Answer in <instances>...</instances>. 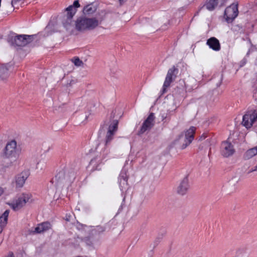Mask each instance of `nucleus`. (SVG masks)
<instances>
[{"instance_id": "obj_1", "label": "nucleus", "mask_w": 257, "mask_h": 257, "mask_svg": "<svg viewBox=\"0 0 257 257\" xmlns=\"http://www.w3.org/2000/svg\"><path fill=\"white\" fill-rule=\"evenodd\" d=\"M80 7L78 0L75 1L72 5L69 6L65 9V13L62 19V23L66 30L70 32H72L75 28V23L72 19L77 12V8Z\"/></svg>"}, {"instance_id": "obj_2", "label": "nucleus", "mask_w": 257, "mask_h": 257, "mask_svg": "<svg viewBox=\"0 0 257 257\" xmlns=\"http://www.w3.org/2000/svg\"><path fill=\"white\" fill-rule=\"evenodd\" d=\"M100 24L96 18H89L86 16H81L77 18L75 22V28L80 32L90 31L96 28Z\"/></svg>"}, {"instance_id": "obj_3", "label": "nucleus", "mask_w": 257, "mask_h": 257, "mask_svg": "<svg viewBox=\"0 0 257 257\" xmlns=\"http://www.w3.org/2000/svg\"><path fill=\"white\" fill-rule=\"evenodd\" d=\"M75 178V172L74 170L66 168L61 171L55 176V179L58 182L71 183Z\"/></svg>"}, {"instance_id": "obj_4", "label": "nucleus", "mask_w": 257, "mask_h": 257, "mask_svg": "<svg viewBox=\"0 0 257 257\" xmlns=\"http://www.w3.org/2000/svg\"><path fill=\"white\" fill-rule=\"evenodd\" d=\"M257 121V109H251L244 114L242 117L241 124L246 128H250Z\"/></svg>"}, {"instance_id": "obj_5", "label": "nucleus", "mask_w": 257, "mask_h": 257, "mask_svg": "<svg viewBox=\"0 0 257 257\" xmlns=\"http://www.w3.org/2000/svg\"><path fill=\"white\" fill-rule=\"evenodd\" d=\"M35 35H19L12 37L11 43L13 45L23 47L33 41Z\"/></svg>"}, {"instance_id": "obj_6", "label": "nucleus", "mask_w": 257, "mask_h": 257, "mask_svg": "<svg viewBox=\"0 0 257 257\" xmlns=\"http://www.w3.org/2000/svg\"><path fill=\"white\" fill-rule=\"evenodd\" d=\"M195 130L196 128L195 127L191 126L185 132L184 136L183 134L180 136L179 140L184 141L181 146L182 149L186 148L192 142L194 139Z\"/></svg>"}, {"instance_id": "obj_7", "label": "nucleus", "mask_w": 257, "mask_h": 257, "mask_svg": "<svg viewBox=\"0 0 257 257\" xmlns=\"http://www.w3.org/2000/svg\"><path fill=\"white\" fill-rule=\"evenodd\" d=\"M237 5L234 4H231L227 7L224 12V17L228 22L232 21L238 15Z\"/></svg>"}, {"instance_id": "obj_8", "label": "nucleus", "mask_w": 257, "mask_h": 257, "mask_svg": "<svg viewBox=\"0 0 257 257\" xmlns=\"http://www.w3.org/2000/svg\"><path fill=\"white\" fill-rule=\"evenodd\" d=\"M5 155L7 158H16L17 153V142L15 140L8 142L5 148Z\"/></svg>"}, {"instance_id": "obj_9", "label": "nucleus", "mask_w": 257, "mask_h": 257, "mask_svg": "<svg viewBox=\"0 0 257 257\" xmlns=\"http://www.w3.org/2000/svg\"><path fill=\"white\" fill-rule=\"evenodd\" d=\"M31 195L29 194H22L15 202L12 204L11 206L12 208L16 211L18 210L24 206L25 204L29 201L31 197Z\"/></svg>"}, {"instance_id": "obj_10", "label": "nucleus", "mask_w": 257, "mask_h": 257, "mask_svg": "<svg viewBox=\"0 0 257 257\" xmlns=\"http://www.w3.org/2000/svg\"><path fill=\"white\" fill-rule=\"evenodd\" d=\"M155 116L153 113H151L143 122L139 132V134H143L146 131L150 130L155 123Z\"/></svg>"}, {"instance_id": "obj_11", "label": "nucleus", "mask_w": 257, "mask_h": 257, "mask_svg": "<svg viewBox=\"0 0 257 257\" xmlns=\"http://www.w3.org/2000/svg\"><path fill=\"white\" fill-rule=\"evenodd\" d=\"M110 130H108L106 136L105 147L101 153L104 158H105L110 153L109 145L114 135V133L113 132H111Z\"/></svg>"}, {"instance_id": "obj_12", "label": "nucleus", "mask_w": 257, "mask_h": 257, "mask_svg": "<svg viewBox=\"0 0 257 257\" xmlns=\"http://www.w3.org/2000/svg\"><path fill=\"white\" fill-rule=\"evenodd\" d=\"M234 153V149L230 143L223 142L221 145V154L224 157H228Z\"/></svg>"}, {"instance_id": "obj_13", "label": "nucleus", "mask_w": 257, "mask_h": 257, "mask_svg": "<svg viewBox=\"0 0 257 257\" xmlns=\"http://www.w3.org/2000/svg\"><path fill=\"white\" fill-rule=\"evenodd\" d=\"M177 70V69L175 66L169 69L163 84V92H165L166 89L170 86L171 83L173 81V76L175 72Z\"/></svg>"}, {"instance_id": "obj_14", "label": "nucleus", "mask_w": 257, "mask_h": 257, "mask_svg": "<svg viewBox=\"0 0 257 257\" xmlns=\"http://www.w3.org/2000/svg\"><path fill=\"white\" fill-rule=\"evenodd\" d=\"M189 188V180L187 177L183 178L177 188V193L180 195H184Z\"/></svg>"}, {"instance_id": "obj_15", "label": "nucleus", "mask_w": 257, "mask_h": 257, "mask_svg": "<svg viewBox=\"0 0 257 257\" xmlns=\"http://www.w3.org/2000/svg\"><path fill=\"white\" fill-rule=\"evenodd\" d=\"M207 44L214 51H219L220 49L219 42L215 37L209 38L207 41Z\"/></svg>"}, {"instance_id": "obj_16", "label": "nucleus", "mask_w": 257, "mask_h": 257, "mask_svg": "<svg viewBox=\"0 0 257 257\" xmlns=\"http://www.w3.org/2000/svg\"><path fill=\"white\" fill-rule=\"evenodd\" d=\"M127 179L128 177L125 172L121 171L119 177V186L121 190L123 191L127 188L128 185Z\"/></svg>"}, {"instance_id": "obj_17", "label": "nucleus", "mask_w": 257, "mask_h": 257, "mask_svg": "<svg viewBox=\"0 0 257 257\" xmlns=\"http://www.w3.org/2000/svg\"><path fill=\"white\" fill-rule=\"evenodd\" d=\"M28 177V174L26 172H23L19 174L16 178V185L17 187H22L25 183Z\"/></svg>"}, {"instance_id": "obj_18", "label": "nucleus", "mask_w": 257, "mask_h": 257, "mask_svg": "<svg viewBox=\"0 0 257 257\" xmlns=\"http://www.w3.org/2000/svg\"><path fill=\"white\" fill-rule=\"evenodd\" d=\"M9 212L10 211L9 210H6L2 216H0V233L7 224Z\"/></svg>"}, {"instance_id": "obj_19", "label": "nucleus", "mask_w": 257, "mask_h": 257, "mask_svg": "<svg viewBox=\"0 0 257 257\" xmlns=\"http://www.w3.org/2000/svg\"><path fill=\"white\" fill-rule=\"evenodd\" d=\"M96 7L92 4L85 6L83 9V13L85 16L91 15L95 13L96 11Z\"/></svg>"}, {"instance_id": "obj_20", "label": "nucleus", "mask_w": 257, "mask_h": 257, "mask_svg": "<svg viewBox=\"0 0 257 257\" xmlns=\"http://www.w3.org/2000/svg\"><path fill=\"white\" fill-rule=\"evenodd\" d=\"M257 155V146L248 150L244 154V157L245 159H249Z\"/></svg>"}, {"instance_id": "obj_21", "label": "nucleus", "mask_w": 257, "mask_h": 257, "mask_svg": "<svg viewBox=\"0 0 257 257\" xmlns=\"http://www.w3.org/2000/svg\"><path fill=\"white\" fill-rule=\"evenodd\" d=\"M9 69L6 66H2L0 67V78L2 80L7 79L9 76Z\"/></svg>"}, {"instance_id": "obj_22", "label": "nucleus", "mask_w": 257, "mask_h": 257, "mask_svg": "<svg viewBox=\"0 0 257 257\" xmlns=\"http://www.w3.org/2000/svg\"><path fill=\"white\" fill-rule=\"evenodd\" d=\"M217 5L218 0H209L205 6L207 10L213 11Z\"/></svg>"}, {"instance_id": "obj_23", "label": "nucleus", "mask_w": 257, "mask_h": 257, "mask_svg": "<svg viewBox=\"0 0 257 257\" xmlns=\"http://www.w3.org/2000/svg\"><path fill=\"white\" fill-rule=\"evenodd\" d=\"M217 5L218 0H209L205 6L207 10L213 11Z\"/></svg>"}, {"instance_id": "obj_24", "label": "nucleus", "mask_w": 257, "mask_h": 257, "mask_svg": "<svg viewBox=\"0 0 257 257\" xmlns=\"http://www.w3.org/2000/svg\"><path fill=\"white\" fill-rule=\"evenodd\" d=\"M82 241H83L86 245L89 247H92L93 246V239L90 236H86L82 238Z\"/></svg>"}, {"instance_id": "obj_25", "label": "nucleus", "mask_w": 257, "mask_h": 257, "mask_svg": "<svg viewBox=\"0 0 257 257\" xmlns=\"http://www.w3.org/2000/svg\"><path fill=\"white\" fill-rule=\"evenodd\" d=\"M45 231V229L43 228L42 224L40 223L35 228L34 230L32 231L33 234L41 233Z\"/></svg>"}, {"instance_id": "obj_26", "label": "nucleus", "mask_w": 257, "mask_h": 257, "mask_svg": "<svg viewBox=\"0 0 257 257\" xmlns=\"http://www.w3.org/2000/svg\"><path fill=\"white\" fill-rule=\"evenodd\" d=\"M45 231V229L43 228L42 224L40 223L35 228L34 230L32 231L33 234L41 233Z\"/></svg>"}, {"instance_id": "obj_27", "label": "nucleus", "mask_w": 257, "mask_h": 257, "mask_svg": "<svg viewBox=\"0 0 257 257\" xmlns=\"http://www.w3.org/2000/svg\"><path fill=\"white\" fill-rule=\"evenodd\" d=\"M117 125L118 121L117 120H114L113 124L112 125H109L108 130H110L111 132L115 133V132L116 131L117 129Z\"/></svg>"}, {"instance_id": "obj_28", "label": "nucleus", "mask_w": 257, "mask_h": 257, "mask_svg": "<svg viewBox=\"0 0 257 257\" xmlns=\"http://www.w3.org/2000/svg\"><path fill=\"white\" fill-rule=\"evenodd\" d=\"M72 61L75 65L78 67L82 66L83 65V62L78 57L74 58L72 60Z\"/></svg>"}, {"instance_id": "obj_29", "label": "nucleus", "mask_w": 257, "mask_h": 257, "mask_svg": "<svg viewBox=\"0 0 257 257\" xmlns=\"http://www.w3.org/2000/svg\"><path fill=\"white\" fill-rule=\"evenodd\" d=\"M105 230V228L103 226H97L93 230V231L95 233H100L104 232Z\"/></svg>"}, {"instance_id": "obj_30", "label": "nucleus", "mask_w": 257, "mask_h": 257, "mask_svg": "<svg viewBox=\"0 0 257 257\" xmlns=\"http://www.w3.org/2000/svg\"><path fill=\"white\" fill-rule=\"evenodd\" d=\"M43 228L45 229V231L50 229L51 228V225L49 222H44L42 223Z\"/></svg>"}, {"instance_id": "obj_31", "label": "nucleus", "mask_w": 257, "mask_h": 257, "mask_svg": "<svg viewBox=\"0 0 257 257\" xmlns=\"http://www.w3.org/2000/svg\"><path fill=\"white\" fill-rule=\"evenodd\" d=\"M207 138V136L206 134H203V135H202L199 139L200 140H204L205 138Z\"/></svg>"}, {"instance_id": "obj_32", "label": "nucleus", "mask_w": 257, "mask_h": 257, "mask_svg": "<svg viewBox=\"0 0 257 257\" xmlns=\"http://www.w3.org/2000/svg\"><path fill=\"white\" fill-rule=\"evenodd\" d=\"M257 170V165L255 166L253 168H252L251 170H250L248 172V173H251L253 171H255Z\"/></svg>"}, {"instance_id": "obj_33", "label": "nucleus", "mask_w": 257, "mask_h": 257, "mask_svg": "<svg viewBox=\"0 0 257 257\" xmlns=\"http://www.w3.org/2000/svg\"><path fill=\"white\" fill-rule=\"evenodd\" d=\"M126 1V0H119V4L120 5H123Z\"/></svg>"}, {"instance_id": "obj_34", "label": "nucleus", "mask_w": 257, "mask_h": 257, "mask_svg": "<svg viewBox=\"0 0 257 257\" xmlns=\"http://www.w3.org/2000/svg\"><path fill=\"white\" fill-rule=\"evenodd\" d=\"M7 257H14L13 252H10Z\"/></svg>"}, {"instance_id": "obj_35", "label": "nucleus", "mask_w": 257, "mask_h": 257, "mask_svg": "<svg viewBox=\"0 0 257 257\" xmlns=\"http://www.w3.org/2000/svg\"><path fill=\"white\" fill-rule=\"evenodd\" d=\"M18 0H13L12 1V5L13 6L14 4H15Z\"/></svg>"}, {"instance_id": "obj_36", "label": "nucleus", "mask_w": 257, "mask_h": 257, "mask_svg": "<svg viewBox=\"0 0 257 257\" xmlns=\"http://www.w3.org/2000/svg\"><path fill=\"white\" fill-rule=\"evenodd\" d=\"M3 193V190L2 188H0V196Z\"/></svg>"}, {"instance_id": "obj_37", "label": "nucleus", "mask_w": 257, "mask_h": 257, "mask_svg": "<svg viewBox=\"0 0 257 257\" xmlns=\"http://www.w3.org/2000/svg\"><path fill=\"white\" fill-rule=\"evenodd\" d=\"M39 164V163H37V168H38V167H38Z\"/></svg>"}]
</instances>
